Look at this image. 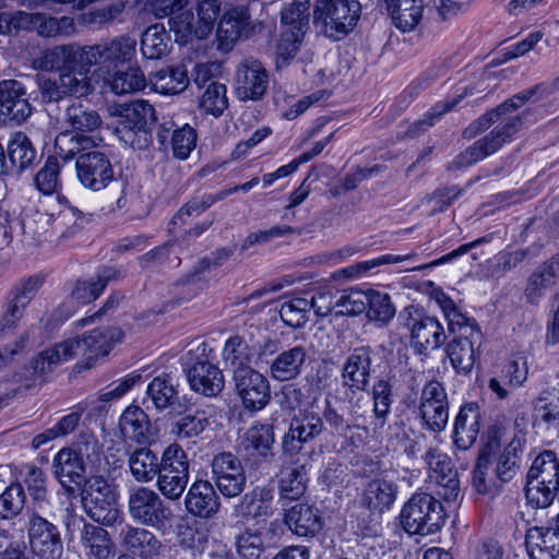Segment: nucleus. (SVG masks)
Wrapping results in <instances>:
<instances>
[{"instance_id": "obj_1", "label": "nucleus", "mask_w": 559, "mask_h": 559, "mask_svg": "<svg viewBox=\"0 0 559 559\" xmlns=\"http://www.w3.org/2000/svg\"><path fill=\"white\" fill-rule=\"evenodd\" d=\"M360 13L357 0H316L313 24L326 37L340 40L355 28Z\"/></svg>"}, {"instance_id": "obj_2", "label": "nucleus", "mask_w": 559, "mask_h": 559, "mask_svg": "<svg viewBox=\"0 0 559 559\" xmlns=\"http://www.w3.org/2000/svg\"><path fill=\"white\" fill-rule=\"evenodd\" d=\"M559 91V78L552 83H543L533 88L516 94L504 102L496 110L497 120L491 131V153L498 150L503 143L511 141L512 136L522 126V117L514 111L525 103H535L544 95H549L552 91Z\"/></svg>"}, {"instance_id": "obj_3", "label": "nucleus", "mask_w": 559, "mask_h": 559, "mask_svg": "<svg viewBox=\"0 0 559 559\" xmlns=\"http://www.w3.org/2000/svg\"><path fill=\"white\" fill-rule=\"evenodd\" d=\"M444 520L442 503L427 492L414 493L400 513L401 525L409 535L435 534L441 530Z\"/></svg>"}, {"instance_id": "obj_4", "label": "nucleus", "mask_w": 559, "mask_h": 559, "mask_svg": "<svg viewBox=\"0 0 559 559\" xmlns=\"http://www.w3.org/2000/svg\"><path fill=\"white\" fill-rule=\"evenodd\" d=\"M153 106L144 99L119 104L114 115L118 118L116 132L120 140L132 147H142L141 138L147 141V126L155 120Z\"/></svg>"}, {"instance_id": "obj_5", "label": "nucleus", "mask_w": 559, "mask_h": 559, "mask_svg": "<svg viewBox=\"0 0 559 559\" xmlns=\"http://www.w3.org/2000/svg\"><path fill=\"white\" fill-rule=\"evenodd\" d=\"M128 511L134 522L155 530H165L174 519L170 507L159 493L143 486L130 491Z\"/></svg>"}, {"instance_id": "obj_6", "label": "nucleus", "mask_w": 559, "mask_h": 559, "mask_svg": "<svg viewBox=\"0 0 559 559\" xmlns=\"http://www.w3.org/2000/svg\"><path fill=\"white\" fill-rule=\"evenodd\" d=\"M44 513L38 508L26 509L28 546L38 559H61L64 552L61 533Z\"/></svg>"}, {"instance_id": "obj_7", "label": "nucleus", "mask_w": 559, "mask_h": 559, "mask_svg": "<svg viewBox=\"0 0 559 559\" xmlns=\"http://www.w3.org/2000/svg\"><path fill=\"white\" fill-rule=\"evenodd\" d=\"M156 476L157 488L165 498L175 501L181 497L189 481V461L179 444L171 443L165 449Z\"/></svg>"}, {"instance_id": "obj_8", "label": "nucleus", "mask_w": 559, "mask_h": 559, "mask_svg": "<svg viewBox=\"0 0 559 559\" xmlns=\"http://www.w3.org/2000/svg\"><path fill=\"white\" fill-rule=\"evenodd\" d=\"M82 502L86 513L95 522L111 526L121 520L116 493L111 486L103 478H93L86 483Z\"/></svg>"}, {"instance_id": "obj_9", "label": "nucleus", "mask_w": 559, "mask_h": 559, "mask_svg": "<svg viewBox=\"0 0 559 559\" xmlns=\"http://www.w3.org/2000/svg\"><path fill=\"white\" fill-rule=\"evenodd\" d=\"M452 335L445 352L452 367L459 373H468L476 364L478 349L483 343V334L477 322L460 328V331H449Z\"/></svg>"}, {"instance_id": "obj_10", "label": "nucleus", "mask_w": 559, "mask_h": 559, "mask_svg": "<svg viewBox=\"0 0 559 559\" xmlns=\"http://www.w3.org/2000/svg\"><path fill=\"white\" fill-rule=\"evenodd\" d=\"M419 416L428 430L442 431L449 420V400L444 386L438 381L424 385L419 399Z\"/></svg>"}, {"instance_id": "obj_11", "label": "nucleus", "mask_w": 559, "mask_h": 559, "mask_svg": "<svg viewBox=\"0 0 559 559\" xmlns=\"http://www.w3.org/2000/svg\"><path fill=\"white\" fill-rule=\"evenodd\" d=\"M211 467L213 480L223 496L234 498L243 491L247 476L240 460L235 454L230 452L216 454Z\"/></svg>"}, {"instance_id": "obj_12", "label": "nucleus", "mask_w": 559, "mask_h": 559, "mask_svg": "<svg viewBox=\"0 0 559 559\" xmlns=\"http://www.w3.org/2000/svg\"><path fill=\"white\" fill-rule=\"evenodd\" d=\"M75 168L79 181L93 191L105 189L114 179L111 162L100 151H88L79 155Z\"/></svg>"}, {"instance_id": "obj_13", "label": "nucleus", "mask_w": 559, "mask_h": 559, "mask_svg": "<svg viewBox=\"0 0 559 559\" xmlns=\"http://www.w3.org/2000/svg\"><path fill=\"white\" fill-rule=\"evenodd\" d=\"M429 477L438 485V495L447 502H454L460 495L457 471L451 459L436 448H429L424 455Z\"/></svg>"}, {"instance_id": "obj_14", "label": "nucleus", "mask_w": 559, "mask_h": 559, "mask_svg": "<svg viewBox=\"0 0 559 559\" xmlns=\"http://www.w3.org/2000/svg\"><path fill=\"white\" fill-rule=\"evenodd\" d=\"M236 393L248 411H260L271 400V389L267 379L254 369H245L234 376Z\"/></svg>"}, {"instance_id": "obj_15", "label": "nucleus", "mask_w": 559, "mask_h": 559, "mask_svg": "<svg viewBox=\"0 0 559 559\" xmlns=\"http://www.w3.org/2000/svg\"><path fill=\"white\" fill-rule=\"evenodd\" d=\"M407 314L406 325L411 330V346L416 353L428 355L442 346L447 334L438 319L429 316L413 319L409 312Z\"/></svg>"}, {"instance_id": "obj_16", "label": "nucleus", "mask_w": 559, "mask_h": 559, "mask_svg": "<svg viewBox=\"0 0 559 559\" xmlns=\"http://www.w3.org/2000/svg\"><path fill=\"white\" fill-rule=\"evenodd\" d=\"M136 51V40L128 35L117 36L108 41L94 46H84L87 63H124L130 61Z\"/></svg>"}, {"instance_id": "obj_17", "label": "nucleus", "mask_w": 559, "mask_h": 559, "mask_svg": "<svg viewBox=\"0 0 559 559\" xmlns=\"http://www.w3.org/2000/svg\"><path fill=\"white\" fill-rule=\"evenodd\" d=\"M41 284V277L29 276L12 288L0 319L2 330H12L16 326Z\"/></svg>"}, {"instance_id": "obj_18", "label": "nucleus", "mask_w": 559, "mask_h": 559, "mask_svg": "<svg viewBox=\"0 0 559 559\" xmlns=\"http://www.w3.org/2000/svg\"><path fill=\"white\" fill-rule=\"evenodd\" d=\"M267 73L262 63L254 59L242 62L237 69L236 92L241 100H257L265 93Z\"/></svg>"}, {"instance_id": "obj_19", "label": "nucleus", "mask_w": 559, "mask_h": 559, "mask_svg": "<svg viewBox=\"0 0 559 559\" xmlns=\"http://www.w3.org/2000/svg\"><path fill=\"white\" fill-rule=\"evenodd\" d=\"M323 429L322 417L316 412L305 409L292 418L289 429L283 438V448L286 452H296L300 449L296 442H308L321 435Z\"/></svg>"}, {"instance_id": "obj_20", "label": "nucleus", "mask_w": 559, "mask_h": 559, "mask_svg": "<svg viewBox=\"0 0 559 559\" xmlns=\"http://www.w3.org/2000/svg\"><path fill=\"white\" fill-rule=\"evenodd\" d=\"M0 112L16 122L25 121L32 114L26 88L17 80L0 81Z\"/></svg>"}, {"instance_id": "obj_21", "label": "nucleus", "mask_w": 559, "mask_h": 559, "mask_svg": "<svg viewBox=\"0 0 559 559\" xmlns=\"http://www.w3.org/2000/svg\"><path fill=\"white\" fill-rule=\"evenodd\" d=\"M119 431L126 442L146 444L154 440L146 413L136 405L128 406L119 418Z\"/></svg>"}, {"instance_id": "obj_22", "label": "nucleus", "mask_w": 559, "mask_h": 559, "mask_svg": "<svg viewBox=\"0 0 559 559\" xmlns=\"http://www.w3.org/2000/svg\"><path fill=\"white\" fill-rule=\"evenodd\" d=\"M187 511L202 519L214 518L219 509V497L209 480L194 481L185 498Z\"/></svg>"}, {"instance_id": "obj_23", "label": "nucleus", "mask_w": 559, "mask_h": 559, "mask_svg": "<svg viewBox=\"0 0 559 559\" xmlns=\"http://www.w3.org/2000/svg\"><path fill=\"white\" fill-rule=\"evenodd\" d=\"M121 340L122 331L115 326L97 328L85 334L81 342L82 356L86 360V367H92L96 359L108 355Z\"/></svg>"}, {"instance_id": "obj_24", "label": "nucleus", "mask_w": 559, "mask_h": 559, "mask_svg": "<svg viewBox=\"0 0 559 559\" xmlns=\"http://www.w3.org/2000/svg\"><path fill=\"white\" fill-rule=\"evenodd\" d=\"M84 55V47L73 44L58 45L43 50L38 56L34 57L31 61V67L34 70L52 72H60L69 63L81 61Z\"/></svg>"}, {"instance_id": "obj_25", "label": "nucleus", "mask_w": 559, "mask_h": 559, "mask_svg": "<svg viewBox=\"0 0 559 559\" xmlns=\"http://www.w3.org/2000/svg\"><path fill=\"white\" fill-rule=\"evenodd\" d=\"M16 22L19 26L28 27L37 32L41 37L68 36L74 32L73 19L62 16L60 19L46 16L41 13L17 12Z\"/></svg>"}, {"instance_id": "obj_26", "label": "nucleus", "mask_w": 559, "mask_h": 559, "mask_svg": "<svg viewBox=\"0 0 559 559\" xmlns=\"http://www.w3.org/2000/svg\"><path fill=\"white\" fill-rule=\"evenodd\" d=\"M190 388L205 396H216L224 389L225 380L221 369L207 361L199 360L187 372Z\"/></svg>"}, {"instance_id": "obj_27", "label": "nucleus", "mask_w": 559, "mask_h": 559, "mask_svg": "<svg viewBox=\"0 0 559 559\" xmlns=\"http://www.w3.org/2000/svg\"><path fill=\"white\" fill-rule=\"evenodd\" d=\"M483 414L477 403H468L460 408L454 420L453 442L460 450H468L479 433Z\"/></svg>"}, {"instance_id": "obj_28", "label": "nucleus", "mask_w": 559, "mask_h": 559, "mask_svg": "<svg viewBox=\"0 0 559 559\" xmlns=\"http://www.w3.org/2000/svg\"><path fill=\"white\" fill-rule=\"evenodd\" d=\"M55 475L63 487L70 488L71 484L82 485L85 481V463L82 447L75 449H62L53 459Z\"/></svg>"}, {"instance_id": "obj_29", "label": "nucleus", "mask_w": 559, "mask_h": 559, "mask_svg": "<svg viewBox=\"0 0 559 559\" xmlns=\"http://www.w3.org/2000/svg\"><path fill=\"white\" fill-rule=\"evenodd\" d=\"M118 540L127 551L142 557L156 555L160 548L159 540L151 531L129 523L121 524Z\"/></svg>"}, {"instance_id": "obj_30", "label": "nucleus", "mask_w": 559, "mask_h": 559, "mask_svg": "<svg viewBox=\"0 0 559 559\" xmlns=\"http://www.w3.org/2000/svg\"><path fill=\"white\" fill-rule=\"evenodd\" d=\"M259 183V178L254 177L250 181L239 186H235L229 189H225L217 194H206L201 198H194L182 206L170 222V230L174 231L177 226H181L187 223V219L192 216L200 215L203 211L213 205L216 201L223 200L229 194L242 191L248 192Z\"/></svg>"}, {"instance_id": "obj_31", "label": "nucleus", "mask_w": 559, "mask_h": 559, "mask_svg": "<svg viewBox=\"0 0 559 559\" xmlns=\"http://www.w3.org/2000/svg\"><path fill=\"white\" fill-rule=\"evenodd\" d=\"M248 24L249 14L246 8L235 7L228 9L218 23V48L224 51L230 50L246 31Z\"/></svg>"}, {"instance_id": "obj_32", "label": "nucleus", "mask_w": 559, "mask_h": 559, "mask_svg": "<svg viewBox=\"0 0 559 559\" xmlns=\"http://www.w3.org/2000/svg\"><path fill=\"white\" fill-rule=\"evenodd\" d=\"M525 545L531 559H556L559 555V530L531 527L526 533Z\"/></svg>"}, {"instance_id": "obj_33", "label": "nucleus", "mask_w": 559, "mask_h": 559, "mask_svg": "<svg viewBox=\"0 0 559 559\" xmlns=\"http://www.w3.org/2000/svg\"><path fill=\"white\" fill-rule=\"evenodd\" d=\"M146 393L157 411L170 409L181 413L186 409L180 402L177 383L169 374L155 377L150 382Z\"/></svg>"}, {"instance_id": "obj_34", "label": "nucleus", "mask_w": 559, "mask_h": 559, "mask_svg": "<svg viewBox=\"0 0 559 559\" xmlns=\"http://www.w3.org/2000/svg\"><path fill=\"white\" fill-rule=\"evenodd\" d=\"M82 349L81 338L69 337L40 353L33 364V369L36 373L44 374L53 367L82 355Z\"/></svg>"}, {"instance_id": "obj_35", "label": "nucleus", "mask_w": 559, "mask_h": 559, "mask_svg": "<svg viewBox=\"0 0 559 559\" xmlns=\"http://www.w3.org/2000/svg\"><path fill=\"white\" fill-rule=\"evenodd\" d=\"M239 513L246 519H266L274 513L273 488L257 486L245 493L237 506Z\"/></svg>"}, {"instance_id": "obj_36", "label": "nucleus", "mask_w": 559, "mask_h": 559, "mask_svg": "<svg viewBox=\"0 0 559 559\" xmlns=\"http://www.w3.org/2000/svg\"><path fill=\"white\" fill-rule=\"evenodd\" d=\"M307 359V349L296 345L280 353L270 366V374L276 381H290L299 377Z\"/></svg>"}, {"instance_id": "obj_37", "label": "nucleus", "mask_w": 559, "mask_h": 559, "mask_svg": "<svg viewBox=\"0 0 559 559\" xmlns=\"http://www.w3.org/2000/svg\"><path fill=\"white\" fill-rule=\"evenodd\" d=\"M93 66V63H87L85 59H82L69 63L59 72L58 79L66 96H85L92 92L90 72Z\"/></svg>"}, {"instance_id": "obj_38", "label": "nucleus", "mask_w": 559, "mask_h": 559, "mask_svg": "<svg viewBox=\"0 0 559 559\" xmlns=\"http://www.w3.org/2000/svg\"><path fill=\"white\" fill-rule=\"evenodd\" d=\"M121 277L118 270L112 267H103L95 277L90 280H78L71 290V298L78 305H86L96 300L108 283Z\"/></svg>"}, {"instance_id": "obj_39", "label": "nucleus", "mask_w": 559, "mask_h": 559, "mask_svg": "<svg viewBox=\"0 0 559 559\" xmlns=\"http://www.w3.org/2000/svg\"><path fill=\"white\" fill-rule=\"evenodd\" d=\"M273 427L258 423L245 431L239 447L248 456L266 459L273 455Z\"/></svg>"}, {"instance_id": "obj_40", "label": "nucleus", "mask_w": 559, "mask_h": 559, "mask_svg": "<svg viewBox=\"0 0 559 559\" xmlns=\"http://www.w3.org/2000/svg\"><path fill=\"white\" fill-rule=\"evenodd\" d=\"M62 121L71 131L87 135H95L94 133L103 126L100 115L80 102H74L66 108Z\"/></svg>"}, {"instance_id": "obj_41", "label": "nucleus", "mask_w": 559, "mask_h": 559, "mask_svg": "<svg viewBox=\"0 0 559 559\" xmlns=\"http://www.w3.org/2000/svg\"><path fill=\"white\" fill-rule=\"evenodd\" d=\"M370 354L365 348H356L343 366L344 384L352 390H365L370 378Z\"/></svg>"}, {"instance_id": "obj_42", "label": "nucleus", "mask_w": 559, "mask_h": 559, "mask_svg": "<svg viewBox=\"0 0 559 559\" xmlns=\"http://www.w3.org/2000/svg\"><path fill=\"white\" fill-rule=\"evenodd\" d=\"M285 524L289 530L302 537L314 536L322 528L319 511L308 504H296L285 514Z\"/></svg>"}, {"instance_id": "obj_43", "label": "nucleus", "mask_w": 559, "mask_h": 559, "mask_svg": "<svg viewBox=\"0 0 559 559\" xmlns=\"http://www.w3.org/2000/svg\"><path fill=\"white\" fill-rule=\"evenodd\" d=\"M216 416L213 405L199 407L193 414H188L176 420L170 428V433L177 439H191L200 436L210 426V420Z\"/></svg>"}, {"instance_id": "obj_44", "label": "nucleus", "mask_w": 559, "mask_h": 559, "mask_svg": "<svg viewBox=\"0 0 559 559\" xmlns=\"http://www.w3.org/2000/svg\"><path fill=\"white\" fill-rule=\"evenodd\" d=\"M103 139L98 135L80 134L74 131L60 132L55 139L57 155L63 160H70L75 155L86 153L99 145Z\"/></svg>"}, {"instance_id": "obj_45", "label": "nucleus", "mask_w": 559, "mask_h": 559, "mask_svg": "<svg viewBox=\"0 0 559 559\" xmlns=\"http://www.w3.org/2000/svg\"><path fill=\"white\" fill-rule=\"evenodd\" d=\"M559 278V258L543 264L528 278L525 297L531 304H537Z\"/></svg>"}, {"instance_id": "obj_46", "label": "nucleus", "mask_w": 559, "mask_h": 559, "mask_svg": "<svg viewBox=\"0 0 559 559\" xmlns=\"http://www.w3.org/2000/svg\"><path fill=\"white\" fill-rule=\"evenodd\" d=\"M396 498V486L385 479L370 480L362 495L361 503L371 511L382 513L389 510Z\"/></svg>"}, {"instance_id": "obj_47", "label": "nucleus", "mask_w": 559, "mask_h": 559, "mask_svg": "<svg viewBox=\"0 0 559 559\" xmlns=\"http://www.w3.org/2000/svg\"><path fill=\"white\" fill-rule=\"evenodd\" d=\"M394 25L403 32L414 29L423 17V0H385Z\"/></svg>"}, {"instance_id": "obj_48", "label": "nucleus", "mask_w": 559, "mask_h": 559, "mask_svg": "<svg viewBox=\"0 0 559 559\" xmlns=\"http://www.w3.org/2000/svg\"><path fill=\"white\" fill-rule=\"evenodd\" d=\"M307 468L305 465H289L281 469L278 489L281 499L298 500L307 489Z\"/></svg>"}, {"instance_id": "obj_49", "label": "nucleus", "mask_w": 559, "mask_h": 559, "mask_svg": "<svg viewBox=\"0 0 559 559\" xmlns=\"http://www.w3.org/2000/svg\"><path fill=\"white\" fill-rule=\"evenodd\" d=\"M222 356L225 367L230 369L234 376L240 370L252 369L250 364L254 353L240 336H231L226 341Z\"/></svg>"}, {"instance_id": "obj_50", "label": "nucleus", "mask_w": 559, "mask_h": 559, "mask_svg": "<svg viewBox=\"0 0 559 559\" xmlns=\"http://www.w3.org/2000/svg\"><path fill=\"white\" fill-rule=\"evenodd\" d=\"M162 457L148 448L133 451L129 457V467L132 476L140 483H150L160 469Z\"/></svg>"}, {"instance_id": "obj_51", "label": "nucleus", "mask_w": 559, "mask_h": 559, "mask_svg": "<svg viewBox=\"0 0 559 559\" xmlns=\"http://www.w3.org/2000/svg\"><path fill=\"white\" fill-rule=\"evenodd\" d=\"M7 151L11 166L20 170L32 166L37 157V151L31 139L21 131L11 134Z\"/></svg>"}, {"instance_id": "obj_52", "label": "nucleus", "mask_w": 559, "mask_h": 559, "mask_svg": "<svg viewBox=\"0 0 559 559\" xmlns=\"http://www.w3.org/2000/svg\"><path fill=\"white\" fill-rule=\"evenodd\" d=\"M170 47V36L163 24L148 26L141 38V51L146 59H160Z\"/></svg>"}, {"instance_id": "obj_53", "label": "nucleus", "mask_w": 559, "mask_h": 559, "mask_svg": "<svg viewBox=\"0 0 559 559\" xmlns=\"http://www.w3.org/2000/svg\"><path fill=\"white\" fill-rule=\"evenodd\" d=\"M527 480H535L559 488V462L552 451L542 452L533 462Z\"/></svg>"}, {"instance_id": "obj_54", "label": "nucleus", "mask_w": 559, "mask_h": 559, "mask_svg": "<svg viewBox=\"0 0 559 559\" xmlns=\"http://www.w3.org/2000/svg\"><path fill=\"white\" fill-rule=\"evenodd\" d=\"M266 535V532L253 528H246L238 534L235 542L238 556L241 559H261L270 546Z\"/></svg>"}, {"instance_id": "obj_55", "label": "nucleus", "mask_w": 559, "mask_h": 559, "mask_svg": "<svg viewBox=\"0 0 559 559\" xmlns=\"http://www.w3.org/2000/svg\"><path fill=\"white\" fill-rule=\"evenodd\" d=\"M153 88L162 94H178L189 83L187 71L182 68L168 67L157 71L150 79Z\"/></svg>"}, {"instance_id": "obj_56", "label": "nucleus", "mask_w": 559, "mask_h": 559, "mask_svg": "<svg viewBox=\"0 0 559 559\" xmlns=\"http://www.w3.org/2000/svg\"><path fill=\"white\" fill-rule=\"evenodd\" d=\"M81 543L97 559H106L111 554V539L108 532L100 526L84 524L81 530Z\"/></svg>"}, {"instance_id": "obj_57", "label": "nucleus", "mask_w": 559, "mask_h": 559, "mask_svg": "<svg viewBox=\"0 0 559 559\" xmlns=\"http://www.w3.org/2000/svg\"><path fill=\"white\" fill-rule=\"evenodd\" d=\"M310 0H294L282 11V28L306 34L309 27Z\"/></svg>"}, {"instance_id": "obj_58", "label": "nucleus", "mask_w": 559, "mask_h": 559, "mask_svg": "<svg viewBox=\"0 0 559 559\" xmlns=\"http://www.w3.org/2000/svg\"><path fill=\"white\" fill-rule=\"evenodd\" d=\"M520 451V442L512 440L497 456L495 474L496 479L500 484L508 483L515 476L519 467L518 463Z\"/></svg>"}, {"instance_id": "obj_59", "label": "nucleus", "mask_w": 559, "mask_h": 559, "mask_svg": "<svg viewBox=\"0 0 559 559\" xmlns=\"http://www.w3.org/2000/svg\"><path fill=\"white\" fill-rule=\"evenodd\" d=\"M472 94L471 91L464 88L462 92L444 99L443 102L437 103L421 120L416 121L409 129V133L415 135L419 131L426 130L433 126L436 120L441 118L444 114L452 110L466 95Z\"/></svg>"}, {"instance_id": "obj_60", "label": "nucleus", "mask_w": 559, "mask_h": 559, "mask_svg": "<svg viewBox=\"0 0 559 559\" xmlns=\"http://www.w3.org/2000/svg\"><path fill=\"white\" fill-rule=\"evenodd\" d=\"M392 388L389 379H379L372 388L373 413L380 427L384 425L385 418L390 414L393 403Z\"/></svg>"}, {"instance_id": "obj_61", "label": "nucleus", "mask_w": 559, "mask_h": 559, "mask_svg": "<svg viewBox=\"0 0 559 559\" xmlns=\"http://www.w3.org/2000/svg\"><path fill=\"white\" fill-rule=\"evenodd\" d=\"M311 309V304L306 298H294L285 301L280 308V317L283 322L292 328H301L308 321V312Z\"/></svg>"}, {"instance_id": "obj_62", "label": "nucleus", "mask_w": 559, "mask_h": 559, "mask_svg": "<svg viewBox=\"0 0 559 559\" xmlns=\"http://www.w3.org/2000/svg\"><path fill=\"white\" fill-rule=\"evenodd\" d=\"M200 106L207 114L221 116L228 106L226 86L217 81L211 82L201 97Z\"/></svg>"}, {"instance_id": "obj_63", "label": "nucleus", "mask_w": 559, "mask_h": 559, "mask_svg": "<svg viewBox=\"0 0 559 559\" xmlns=\"http://www.w3.org/2000/svg\"><path fill=\"white\" fill-rule=\"evenodd\" d=\"M35 183L44 194H52L60 187V165L56 157L49 156L36 174Z\"/></svg>"}, {"instance_id": "obj_64", "label": "nucleus", "mask_w": 559, "mask_h": 559, "mask_svg": "<svg viewBox=\"0 0 559 559\" xmlns=\"http://www.w3.org/2000/svg\"><path fill=\"white\" fill-rule=\"evenodd\" d=\"M145 86V75L139 68H129L124 72H119L111 81V90L118 95L138 92Z\"/></svg>"}]
</instances>
